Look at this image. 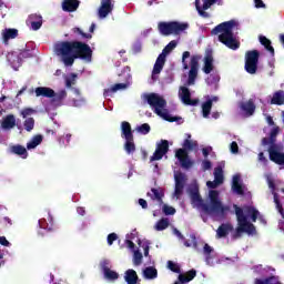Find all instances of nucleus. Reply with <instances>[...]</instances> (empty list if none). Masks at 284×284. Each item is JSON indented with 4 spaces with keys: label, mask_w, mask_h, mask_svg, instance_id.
<instances>
[{
    "label": "nucleus",
    "mask_w": 284,
    "mask_h": 284,
    "mask_svg": "<svg viewBox=\"0 0 284 284\" xmlns=\"http://www.w3.org/2000/svg\"><path fill=\"white\" fill-rule=\"evenodd\" d=\"M187 192L193 207L202 210V212L209 216H223L227 210H230L227 206L223 205L220 193L216 190H210L206 201H203V197H201V194L199 193V184L196 181L191 183Z\"/></svg>",
    "instance_id": "f257e3e1"
},
{
    "label": "nucleus",
    "mask_w": 284,
    "mask_h": 284,
    "mask_svg": "<svg viewBox=\"0 0 284 284\" xmlns=\"http://www.w3.org/2000/svg\"><path fill=\"white\" fill-rule=\"evenodd\" d=\"M53 51L67 68L74 65V59H82L87 63L92 61V49L83 42H57Z\"/></svg>",
    "instance_id": "f03ea898"
},
{
    "label": "nucleus",
    "mask_w": 284,
    "mask_h": 284,
    "mask_svg": "<svg viewBox=\"0 0 284 284\" xmlns=\"http://www.w3.org/2000/svg\"><path fill=\"white\" fill-rule=\"evenodd\" d=\"M235 207V215L237 219V227H236V234H247L248 236L256 235V226H254V223L258 220L262 225H265L267 222L265 221V217L261 215L258 210H256L254 206H244V207Z\"/></svg>",
    "instance_id": "7ed1b4c3"
},
{
    "label": "nucleus",
    "mask_w": 284,
    "mask_h": 284,
    "mask_svg": "<svg viewBox=\"0 0 284 284\" xmlns=\"http://www.w3.org/2000/svg\"><path fill=\"white\" fill-rule=\"evenodd\" d=\"M239 30V23L234 20L223 22L212 30V34H220L219 41L231 50H239L241 43L236 40L234 32Z\"/></svg>",
    "instance_id": "20e7f679"
},
{
    "label": "nucleus",
    "mask_w": 284,
    "mask_h": 284,
    "mask_svg": "<svg viewBox=\"0 0 284 284\" xmlns=\"http://www.w3.org/2000/svg\"><path fill=\"white\" fill-rule=\"evenodd\" d=\"M135 237L136 231H132L125 236V245L128 250H131V252H133V265H135V267H139V265L143 263V255L149 258V262H146L145 265H154V261H152V257L150 256V241L139 240L138 245L140 248H134V242H132V240ZM141 250H143V253H141Z\"/></svg>",
    "instance_id": "39448f33"
},
{
    "label": "nucleus",
    "mask_w": 284,
    "mask_h": 284,
    "mask_svg": "<svg viewBox=\"0 0 284 284\" xmlns=\"http://www.w3.org/2000/svg\"><path fill=\"white\" fill-rule=\"evenodd\" d=\"M144 101L149 103L151 110H153V112L158 114L160 119L170 121L171 123L176 121V119L170 114V111H168V101H165L163 95L159 93H148L144 94Z\"/></svg>",
    "instance_id": "423d86ee"
},
{
    "label": "nucleus",
    "mask_w": 284,
    "mask_h": 284,
    "mask_svg": "<svg viewBox=\"0 0 284 284\" xmlns=\"http://www.w3.org/2000/svg\"><path fill=\"white\" fill-rule=\"evenodd\" d=\"M192 135L186 134V139L183 142V148L184 149H179L175 152V158L180 162V165L184 168V170H190L192 165H194V162L190 160V156L187 155V151H194L199 149V143L194 140H191Z\"/></svg>",
    "instance_id": "0eeeda50"
},
{
    "label": "nucleus",
    "mask_w": 284,
    "mask_h": 284,
    "mask_svg": "<svg viewBox=\"0 0 284 284\" xmlns=\"http://www.w3.org/2000/svg\"><path fill=\"white\" fill-rule=\"evenodd\" d=\"M201 55L195 54L190 58V52L185 51L182 55V65L184 70H189V79L186 85H194L196 78L199 77V62Z\"/></svg>",
    "instance_id": "6e6552de"
},
{
    "label": "nucleus",
    "mask_w": 284,
    "mask_h": 284,
    "mask_svg": "<svg viewBox=\"0 0 284 284\" xmlns=\"http://www.w3.org/2000/svg\"><path fill=\"white\" fill-rule=\"evenodd\" d=\"M36 97H45L47 99H52L51 104L53 108H61L63 105V99L68 97L65 89H62L58 92L48 88V87H38L34 90Z\"/></svg>",
    "instance_id": "1a4fd4ad"
},
{
    "label": "nucleus",
    "mask_w": 284,
    "mask_h": 284,
    "mask_svg": "<svg viewBox=\"0 0 284 284\" xmlns=\"http://www.w3.org/2000/svg\"><path fill=\"white\" fill-rule=\"evenodd\" d=\"M189 24L185 22H160L158 30L163 37H170L171 34H181L187 30Z\"/></svg>",
    "instance_id": "9d476101"
},
{
    "label": "nucleus",
    "mask_w": 284,
    "mask_h": 284,
    "mask_svg": "<svg viewBox=\"0 0 284 284\" xmlns=\"http://www.w3.org/2000/svg\"><path fill=\"white\" fill-rule=\"evenodd\" d=\"M179 45V42L176 40H172L162 51V53L158 57L155 64L153 67L152 71V80L156 81L159 79V74H161V71L163 70V65H165V58Z\"/></svg>",
    "instance_id": "9b49d317"
},
{
    "label": "nucleus",
    "mask_w": 284,
    "mask_h": 284,
    "mask_svg": "<svg viewBox=\"0 0 284 284\" xmlns=\"http://www.w3.org/2000/svg\"><path fill=\"white\" fill-rule=\"evenodd\" d=\"M121 136L125 140L124 151L126 154H134L136 152V144H134V134H132V126L129 122L121 123Z\"/></svg>",
    "instance_id": "f8f14e48"
},
{
    "label": "nucleus",
    "mask_w": 284,
    "mask_h": 284,
    "mask_svg": "<svg viewBox=\"0 0 284 284\" xmlns=\"http://www.w3.org/2000/svg\"><path fill=\"white\" fill-rule=\"evenodd\" d=\"M120 77H122L125 82L116 83L110 89H105L103 93L105 99H108V97H112V94L119 92V90H128V88L132 85V74L130 73V67H124Z\"/></svg>",
    "instance_id": "ddd939ff"
},
{
    "label": "nucleus",
    "mask_w": 284,
    "mask_h": 284,
    "mask_svg": "<svg viewBox=\"0 0 284 284\" xmlns=\"http://www.w3.org/2000/svg\"><path fill=\"white\" fill-rule=\"evenodd\" d=\"M174 181L175 186L172 199L173 201H179V199L183 196V191L185 190V185L187 183V175H185V173L174 172Z\"/></svg>",
    "instance_id": "4468645a"
},
{
    "label": "nucleus",
    "mask_w": 284,
    "mask_h": 284,
    "mask_svg": "<svg viewBox=\"0 0 284 284\" xmlns=\"http://www.w3.org/2000/svg\"><path fill=\"white\" fill-rule=\"evenodd\" d=\"M245 70L248 74H256L258 70V51H248L245 54Z\"/></svg>",
    "instance_id": "2eb2a0df"
},
{
    "label": "nucleus",
    "mask_w": 284,
    "mask_h": 284,
    "mask_svg": "<svg viewBox=\"0 0 284 284\" xmlns=\"http://www.w3.org/2000/svg\"><path fill=\"white\" fill-rule=\"evenodd\" d=\"M24 57H26V51H21V50L11 51L7 54V61L13 70H19V68L23 65Z\"/></svg>",
    "instance_id": "dca6fc26"
},
{
    "label": "nucleus",
    "mask_w": 284,
    "mask_h": 284,
    "mask_svg": "<svg viewBox=\"0 0 284 284\" xmlns=\"http://www.w3.org/2000/svg\"><path fill=\"white\" fill-rule=\"evenodd\" d=\"M100 267H102V272L106 281H116L119 278V273L110 268L112 267V262H110V260H102L100 262Z\"/></svg>",
    "instance_id": "f3484780"
},
{
    "label": "nucleus",
    "mask_w": 284,
    "mask_h": 284,
    "mask_svg": "<svg viewBox=\"0 0 284 284\" xmlns=\"http://www.w3.org/2000/svg\"><path fill=\"white\" fill-rule=\"evenodd\" d=\"M170 149V144L168 140H162L158 142L155 152L151 156V161H161L165 154H168V150Z\"/></svg>",
    "instance_id": "a211bd4d"
},
{
    "label": "nucleus",
    "mask_w": 284,
    "mask_h": 284,
    "mask_svg": "<svg viewBox=\"0 0 284 284\" xmlns=\"http://www.w3.org/2000/svg\"><path fill=\"white\" fill-rule=\"evenodd\" d=\"M216 1H219V0H202V4H201V0H196L195 8H196L200 17L207 19V17H210V13L205 12V10H210V8H212V6H214V3H216Z\"/></svg>",
    "instance_id": "6ab92c4d"
},
{
    "label": "nucleus",
    "mask_w": 284,
    "mask_h": 284,
    "mask_svg": "<svg viewBox=\"0 0 284 284\" xmlns=\"http://www.w3.org/2000/svg\"><path fill=\"white\" fill-rule=\"evenodd\" d=\"M112 10H114V3L112 0H101L100 8L98 10L99 19H106L108 14H112Z\"/></svg>",
    "instance_id": "aec40b11"
},
{
    "label": "nucleus",
    "mask_w": 284,
    "mask_h": 284,
    "mask_svg": "<svg viewBox=\"0 0 284 284\" xmlns=\"http://www.w3.org/2000/svg\"><path fill=\"white\" fill-rule=\"evenodd\" d=\"M223 183V169L221 166L215 168L214 170V181L206 182V186L210 187V190H214L219 187Z\"/></svg>",
    "instance_id": "412c9836"
},
{
    "label": "nucleus",
    "mask_w": 284,
    "mask_h": 284,
    "mask_svg": "<svg viewBox=\"0 0 284 284\" xmlns=\"http://www.w3.org/2000/svg\"><path fill=\"white\" fill-rule=\"evenodd\" d=\"M203 254L205 256L206 265L213 267V265H216V263H219V261H216V254H214V250L212 248V246L204 244Z\"/></svg>",
    "instance_id": "4be33fe9"
},
{
    "label": "nucleus",
    "mask_w": 284,
    "mask_h": 284,
    "mask_svg": "<svg viewBox=\"0 0 284 284\" xmlns=\"http://www.w3.org/2000/svg\"><path fill=\"white\" fill-rule=\"evenodd\" d=\"M213 71H214V57H212V52L207 51L203 59L202 72H204V74H210Z\"/></svg>",
    "instance_id": "5701e85b"
},
{
    "label": "nucleus",
    "mask_w": 284,
    "mask_h": 284,
    "mask_svg": "<svg viewBox=\"0 0 284 284\" xmlns=\"http://www.w3.org/2000/svg\"><path fill=\"white\" fill-rule=\"evenodd\" d=\"M179 97L184 105H196V103H199V100H191L190 89H187L186 87L180 88Z\"/></svg>",
    "instance_id": "b1692460"
},
{
    "label": "nucleus",
    "mask_w": 284,
    "mask_h": 284,
    "mask_svg": "<svg viewBox=\"0 0 284 284\" xmlns=\"http://www.w3.org/2000/svg\"><path fill=\"white\" fill-rule=\"evenodd\" d=\"M72 92L77 98L70 100L69 105H72V108H83V105L88 103V100L81 97V91H79V89L73 88Z\"/></svg>",
    "instance_id": "393cba45"
},
{
    "label": "nucleus",
    "mask_w": 284,
    "mask_h": 284,
    "mask_svg": "<svg viewBox=\"0 0 284 284\" xmlns=\"http://www.w3.org/2000/svg\"><path fill=\"white\" fill-rule=\"evenodd\" d=\"M9 153L16 154V156H19L20 159H28V149L21 144H12L9 146Z\"/></svg>",
    "instance_id": "a878e982"
},
{
    "label": "nucleus",
    "mask_w": 284,
    "mask_h": 284,
    "mask_svg": "<svg viewBox=\"0 0 284 284\" xmlns=\"http://www.w3.org/2000/svg\"><path fill=\"white\" fill-rule=\"evenodd\" d=\"M27 23L30 26L31 30H41V26H43V18L40 14L33 13L29 16Z\"/></svg>",
    "instance_id": "bb28decb"
},
{
    "label": "nucleus",
    "mask_w": 284,
    "mask_h": 284,
    "mask_svg": "<svg viewBox=\"0 0 284 284\" xmlns=\"http://www.w3.org/2000/svg\"><path fill=\"white\" fill-rule=\"evenodd\" d=\"M266 180H267V183H268V187L271 190H273L275 207L278 211V213L281 214L282 219H284L283 206L281 205V202L278 201V194H276L274 192V180L272 179V175H266Z\"/></svg>",
    "instance_id": "cd10ccee"
},
{
    "label": "nucleus",
    "mask_w": 284,
    "mask_h": 284,
    "mask_svg": "<svg viewBox=\"0 0 284 284\" xmlns=\"http://www.w3.org/2000/svg\"><path fill=\"white\" fill-rule=\"evenodd\" d=\"M0 125L2 130H13L17 126V116L13 114H8L2 118L0 121Z\"/></svg>",
    "instance_id": "c85d7f7f"
},
{
    "label": "nucleus",
    "mask_w": 284,
    "mask_h": 284,
    "mask_svg": "<svg viewBox=\"0 0 284 284\" xmlns=\"http://www.w3.org/2000/svg\"><path fill=\"white\" fill-rule=\"evenodd\" d=\"M219 101V98L216 97H209L205 102L202 103V115L204 119L210 118V112H212V104L216 103Z\"/></svg>",
    "instance_id": "c756f323"
},
{
    "label": "nucleus",
    "mask_w": 284,
    "mask_h": 284,
    "mask_svg": "<svg viewBox=\"0 0 284 284\" xmlns=\"http://www.w3.org/2000/svg\"><path fill=\"white\" fill-rule=\"evenodd\" d=\"M240 108L244 116H252V114H254V111L256 110V105H254V102L252 100L242 102L240 104Z\"/></svg>",
    "instance_id": "7c9ffc66"
},
{
    "label": "nucleus",
    "mask_w": 284,
    "mask_h": 284,
    "mask_svg": "<svg viewBox=\"0 0 284 284\" xmlns=\"http://www.w3.org/2000/svg\"><path fill=\"white\" fill-rule=\"evenodd\" d=\"M17 37H19V30L17 29H3L1 31L2 42L7 45L9 41H12V39H17Z\"/></svg>",
    "instance_id": "2f4dec72"
},
{
    "label": "nucleus",
    "mask_w": 284,
    "mask_h": 284,
    "mask_svg": "<svg viewBox=\"0 0 284 284\" xmlns=\"http://www.w3.org/2000/svg\"><path fill=\"white\" fill-rule=\"evenodd\" d=\"M148 196H150L152 201H155L156 203H159V205H163V197L165 196V193L161 187L151 189V191L148 192Z\"/></svg>",
    "instance_id": "473e14b6"
},
{
    "label": "nucleus",
    "mask_w": 284,
    "mask_h": 284,
    "mask_svg": "<svg viewBox=\"0 0 284 284\" xmlns=\"http://www.w3.org/2000/svg\"><path fill=\"white\" fill-rule=\"evenodd\" d=\"M39 227L52 232L54 230V219L52 217V214L49 213L47 219L39 220Z\"/></svg>",
    "instance_id": "72a5a7b5"
},
{
    "label": "nucleus",
    "mask_w": 284,
    "mask_h": 284,
    "mask_svg": "<svg viewBox=\"0 0 284 284\" xmlns=\"http://www.w3.org/2000/svg\"><path fill=\"white\" fill-rule=\"evenodd\" d=\"M142 276L145 281H154L159 278V271L154 266H146L142 271Z\"/></svg>",
    "instance_id": "f704fd0d"
},
{
    "label": "nucleus",
    "mask_w": 284,
    "mask_h": 284,
    "mask_svg": "<svg viewBox=\"0 0 284 284\" xmlns=\"http://www.w3.org/2000/svg\"><path fill=\"white\" fill-rule=\"evenodd\" d=\"M232 190L235 194L243 195L245 192V186L241 183V175L236 174L233 176Z\"/></svg>",
    "instance_id": "c9c22d12"
},
{
    "label": "nucleus",
    "mask_w": 284,
    "mask_h": 284,
    "mask_svg": "<svg viewBox=\"0 0 284 284\" xmlns=\"http://www.w3.org/2000/svg\"><path fill=\"white\" fill-rule=\"evenodd\" d=\"M41 143H43V135H41V134L33 135L27 142V150H29V151L37 150V148H39V145H41Z\"/></svg>",
    "instance_id": "e433bc0d"
},
{
    "label": "nucleus",
    "mask_w": 284,
    "mask_h": 284,
    "mask_svg": "<svg viewBox=\"0 0 284 284\" xmlns=\"http://www.w3.org/2000/svg\"><path fill=\"white\" fill-rule=\"evenodd\" d=\"M79 9V0H64L62 2V10L64 12H77Z\"/></svg>",
    "instance_id": "4c0bfd02"
},
{
    "label": "nucleus",
    "mask_w": 284,
    "mask_h": 284,
    "mask_svg": "<svg viewBox=\"0 0 284 284\" xmlns=\"http://www.w3.org/2000/svg\"><path fill=\"white\" fill-rule=\"evenodd\" d=\"M124 281L126 284H138L139 283V275L136 274V271L129 268L124 273Z\"/></svg>",
    "instance_id": "58836bf2"
},
{
    "label": "nucleus",
    "mask_w": 284,
    "mask_h": 284,
    "mask_svg": "<svg viewBox=\"0 0 284 284\" xmlns=\"http://www.w3.org/2000/svg\"><path fill=\"white\" fill-rule=\"evenodd\" d=\"M230 232H232V225L231 224H222L216 231V237L224 239V236L226 234H230Z\"/></svg>",
    "instance_id": "ea45409f"
},
{
    "label": "nucleus",
    "mask_w": 284,
    "mask_h": 284,
    "mask_svg": "<svg viewBox=\"0 0 284 284\" xmlns=\"http://www.w3.org/2000/svg\"><path fill=\"white\" fill-rule=\"evenodd\" d=\"M278 134V126H275L271 130V135L270 138H264L262 140V145H270V143H274L276 135Z\"/></svg>",
    "instance_id": "a19ab883"
},
{
    "label": "nucleus",
    "mask_w": 284,
    "mask_h": 284,
    "mask_svg": "<svg viewBox=\"0 0 284 284\" xmlns=\"http://www.w3.org/2000/svg\"><path fill=\"white\" fill-rule=\"evenodd\" d=\"M271 103L274 105H284V91H277L273 94Z\"/></svg>",
    "instance_id": "79ce46f5"
},
{
    "label": "nucleus",
    "mask_w": 284,
    "mask_h": 284,
    "mask_svg": "<svg viewBox=\"0 0 284 284\" xmlns=\"http://www.w3.org/2000/svg\"><path fill=\"white\" fill-rule=\"evenodd\" d=\"M260 43L264 45L265 50L271 52L272 57H274V47H272V41H270V39L264 36H260Z\"/></svg>",
    "instance_id": "37998d69"
},
{
    "label": "nucleus",
    "mask_w": 284,
    "mask_h": 284,
    "mask_svg": "<svg viewBox=\"0 0 284 284\" xmlns=\"http://www.w3.org/2000/svg\"><path fill=\"white\" fill-rule=\"evenodd\" d=\"M168 227H170V220L162 219L159 222H156L154 230H156V232H163V230H168Z\"/></svg>",
    "instance_id": "c03bdc74"
},
{
    "label": "nucleus",
    "mask_w": 284,
    "mask_h": 284,
    "mask_svg": "<svg viewBox=\"0 0 284 284\" xmlns=\"http://www.w3.org/2000/svg\"><path fill=\"white\" fill-rule=\"evenodd\" d=\"M255 284H281V282L278 281V277L273 276L266 280L256 278Z\"/></svg>",
    "instance_id": "a18cd8bd"
},
{
    "label": "nucleus",
    "mask_w": 284,
    "mask_h": 284,
    "mask_svg": "<svg viewBox=\"0 0 284 284\" xmlns=\"http://www.w3.org/2000/svg\"><path fill=\"white\" fill-rule=\"evenodd\" d=\"M77 77H78L77 73H70L64 77L67 88H72V85L77 83Z\"/></svg>",
    "instance_id": "49530a36"
},
{
    "label": "nucleus",
    "mask_w": 284,
    "mask_h": 284,
    "mask_svg": "<svg viewBox=\"0 0 284 284\" xmlns=\"http://www.w3.org/2000/svg\"><path fill=\"white\" fill-rule=\"evenodd\" d=\"M23 128L27 132H32L34 130V118H27L23 122Z\"/></svg>",
    "instance_id": "de8ad7c7"
},
{
    "label": "nucleus",
    "mask_w": 284,
    "mask_h": 284,
    "mask_svg": "<svg viewBox=\"0 0 284 284\" xmlns=\"http://www.w3.org/2000/svg\"><path fill=\"white\" fill-rule=\"evenodd\" d=\"M32 114H37V110L32 108H24L20 111L22 119H31L30 116H32Z\"/></svg>",
    "instance_id": "09e8293b"
},
{
    "label": "nucleus",
    "mask_w": 284,
    "mask_h": 284,
    "mask_svg": "<svg viewBox=\"0 0 284 284\" xmlns=\"http://www.w3.org/2000/svg\"><path fill=\"white\" fill-rule=\"evenodd\" d=\"M150 130H151V129H150V124H148V123L138 125V126L135 128V132H138L139 134H143V135L150 134Z\"/></svg>",
    "instance_id": "8fccbe9b"
},
{
    "label": "nucleus",
    "mask_w": 284,
    "mask_h": 284,
    "mask_svg": "<svg viewBox=\"0 0 284 284\" xmlns=\"http://www.w3.org/2000/svg\"><path fill=\"white\" fill-rule=\"evenodd\" d=\"M162 211H163V213H164L166 216L176 214V209H175V207H172V206H170V205H168V204H163V205H162Z\"/></svg>",
    "instance_id": "3c124183"
},
{
    "label": "nucleus",
    "mask_w": 284,
    "mask_h": 284,
    "mask_svg": "<svg viewBox=\"0 0 284 284\" xmlns=\"http://www.w3.org/2000/svg\"><path fill=\"white\" fill-rule=\"evenodd\" d=\"M220 79L221 78L216 74H210L206 78V83H207V85H216V82L220 81Z\"/></svg>",
    "instance_id": "603ef678"
},
{
    "label": "nucleus",
    "mask_w": 284,
    "mask_h": 284,
    "mask_svg": "<svg viewBox=\"0 0 284 284\" xmlns=\"http://www.w3.org/2000/svg\"><path fill=\"white\" fill-rule=\"evenodd\" d=\"M73 32H74L75 34H80L81 39H92V33H85V32H83V30H81L80 28L73 29Z\"/></svg>",
    "instance_id": "864d4df0"
},
{
    "label": "nucleus",
    "mask_w": 284,
    "mask_h": 284,
    "mask_svg": "<svg viewBox=\"0 0 284 284\" xmlns=\"http://www.w3.org/2000/svg\"><path fill=\"white\" fill-rule=\"evenodd\" d=\"M168 267L171 270V272H174L175 274H180L181 273V268L179 267V264L169 261L168 262Z\"/></svg>",
    "instance_id": "5fc2aeb1"
},
{
    "label": "nucleus",
    "mask_w": 284,
    "mask_h": 284,
    "mask_svg": "<svg viewBox=\"0 0 284 284\" xmlns=\"http://www.w3.org/2000/svg\"><path fill=\"white\" fill-rule=\"evenodd\" d=\"M71 139H72V134H69V133H68V134L63 135V136L60 139V143H61L62 145H69Z\"/></svg>",
    "instance_id": "6e6d98bb"
},
{
    "label": "nucleus",
    "mask_w": 284,
    "mask_h": 284,
    "mask_svg": "<svg viewBox=\"0 0 284 284\" xmlns=\"http://www.w3.org/2000/svg\"><path fill=\"white\" fill-rule=\"evenodd\" d=\"M119 239V235L116 233H110L106 237L108 245H113L114 241Z\"/></svg>",
    "instance_id": "4d7b16f0"
},
{
    "label": "nucleus",
    "mask_w": 284,
    "mask_h": 284,
    "mask_svg": "<svg viewBox=\"0 0 284 284\" xmlns=\"http://www.w3.org/2000/svg\"><path fill=\"white\" fill-rule=\"evenodd\" d=\"M230 152L231 154H236L239 152V143L232 142L230 144Z\"/></svg>",
    "instance_id": "13d9d810"
},
{
    "label": "nucleus",
    "mask_w": 284,
    "mask_h": 284,
    "mask_svg": "<svg viewBox=\"0 0 284 284\" xmlns=\"http://www.w3.org/2000/svg\"><path fill=\"white\" fill-rule=\"evenodd\" d=\"M142 48L143 47L141 45L140 42H136L135 44H133V52H134V54H139V52H141Z\"/></svg>",
    "instance_id": "bf43d9fd"
},
{
    "label": "nucleus",
    "mask_w": 284,
    "mask_h": 284,
    "mask_svg": "<svg viewBox=\"0 0 284 284\" xmlns=\"http://www.w3.org/2000/svg\"><path fill=\"white\" fill-rule=\"evenodd\" d=\"M210 168H212V162H210L209 160H204L202 162V170H210Z\"/></svg>",
    "instance_id": "052dcab7"
},
{
    "label": "nucleus",
    "mask_w": 284,
    "mask_h": 284,
    "mask_svg": "<svg viewBox=\"0 0 284 284\" xmlns=\"http://www.w3.org/2000/svg\"><path fill=\"white\" fill-rule=\"evenodd\" d=\"M0 245L4 247H10V242L6 239V236H0Z\"/></svg>",
    "instance_id": "680f3d73"
},
{
    "label": "nucleus",
    "mask_w": 284,
    "mask_h": 284,
    "mask_svg": "<svg viewBox=\"0 0 284 284\" xmlns=\"http://www.w3.org/2000/svg\"><path fill=\"white\" fill-rule=\"evenodd\" d=\"M255 8H265V2L263 0H254Z\"/></svg>",
    "instance_id": "e2e57ef3"
},
{
    "label": "nucleus",
    "mask_w": 284,
    "mask_h": 284,
    "mask_svg": "<svg viewBox=\"0 0 284 284\" xmlns=\"http://www.w3.org/2000/svg\"><path fill=\"white\" fill-rule=\"evenodd\" d=\"M254 272H256L257 274H263L265 272V270L263 268V265H257L254 266Z\"/></svg>",
    "instance_id": "0e129e2a"
},
{
    "label": "nucleus",
    "mask_w": 284,
    "mask_h": 284,
    "mask_svg": "<svg viewBox=\"0 0 284 284\" xmlns=\"http://www.w3.org/2000/svg\"><path fill=\"white\" fill-rule=\"evenodd\" d=\"M258 161H261V163H264V165H267V159H265L263 152L258 154Z\"/></svg>",
    "instance_id": "69168bd1"
},
{
    "label": "nucleus",
    "mask_w": 284,
    "mask_h": 284,
    "mask_svg": "<svg viewBox=\"0 0 284 284\" xmlns=\"http://www.w3.org/2000/svg\"><path fill=\"white\" fill-rule=\"evenodd\" d=\"M210 152H212V148L207 146L202 150L203 156L207 158L210 155Z\"/></svg>",
    "instance_id": "338daca9"
},
{
    "label": "nucleus",
    "mask_w": 284,
    "mask_h": 284,
    "mask_svg": "<svg viewBox=\"0 0 284 284\" xmlns=\"http://www.w3.org/2000/svg\"><path fill=\"white\" fill-rule=\"evenodd\" d=\"M139 205H141V207L143 210L148 209V201H145L144 199H140L139 200Z\"/></svg>",
    "instance_id": "774afa93"
}]
</instances>
